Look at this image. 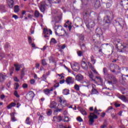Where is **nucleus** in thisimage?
<instances>
[{
  "label": "nucleus",
  "instance_id": "f257e3e1",
  "mask_svg": "<svg viewBox=\"0 0 128 128\" xmlns=\"http://www.w3.org/2000/svg\"><path fill=\"white\" fill-rule=\"evenodd\" d=\"M88 16H90V14L86 12L84 13L83 18L86 28H88V30H90L91 32H92V30H94V26H96V23H94V20L89 19Z\"/></svg>",
  "mask_w": 128,
  "mask_h": 128
},
{
  "label": "nucleus",
  "instance_id": "f03ea898",
  "mask_svg": "<svg viewBox=\"0 0 128 128\" xmlns=\"http://www.w3.org/2000/svg\"><path fill=\"white\" fill-rule=\"evenodd\" d=\"M61 0H48L46 2L42 1L39 4V8L42 12H44L46 6H51L52 4H60Z\"/></svg>",
  "mask_w": 128,
  "mask_h": 128
},
{
  "label": "nucleus",
  "instance_id": "7ed1b4c3",
  "mask_svg": "<svg viewBox=\"0 0 128 128\" xmlns=\"http://www.w3.org/2000/svg\"><path fill=\"white\" fill-rule=\"evenodd\" d=\"M114 19V14L110 12L108 16H106L104 18V30H108L110 26L112 23L111 20Z\"/></svg>",
  "mask_w": 128,
  "mask_h": 128
},
{
  "label": "nucleus",
  "instance_id": "20e7f679",
  "mask_svg": "<svg viewBox=\"0 0 128 128\" xmlns=\"http://www.w3.org/2000/svg\"><path fill=\"white\" fill-rule=\"evenodd\" d=\"M55 34L59 36H68L66 30L60 25L55 26Z\"/></svg>",
  "mask_w": 128,
  "mask_h": 128
},
{
  "label": "nucleus",
  "instance_id": "39448f33",
  "mask_svg": "<svg viewBox=\"0 0 128 128\" xmlns=\"http://www.w3.org/2000/svg\"><path fill=\"white\" fill-rule=\"evenodd\" d=\"M103 72L106 76L108 78V80H110V81H108V84H116L118 82V80L116 78L114 77V76L108 74V69L106 68H104L103 69Z\"/></svg>",
  "mask_w": 128,
  "mask_h": 128
},
{
  "label": "nucleus",
  "instance_id": "423d86ee",
  "mask_svg": "<svg viewBox=\"0 0 128 128\" xmlns=\"http://www.w3.org/2000/svg\"><path fill=\"white\" fill-rule=\"evenodd\" d=\"M96 114H100V112H98V110H94V112L90 113V115L88 116L89 118V124L91 126L94 124V119L98 118V116Z\"/></svg>",
  "mask_w": 128,
  "mask_h": 128
},
{
  "label": "nucleus",
  "instance_id": "0eeeda50",
  "mask_svg": "<svg viewBox=\"0 0 128 128\" xmlns=\"http://www.w3.org/2000/svg\"><path fill=\"white\" fill-rule=\"evenodd\" d=\"M114 42L116 44L117 48H120L122 50H124V48H128V43L124 42L122 44V41L120 39L115 40Z\"/></svg>",
  "mask_w": 128,
  "mask_h": 128
},
{
  "label": "nucleus",
  "instance_id": "6e6552de",
  "mask_svg": "<svg viewBox=\"0 0 128 128\" xmlns=\"http://www.w3.org/2000/svg\"><path fill=\"white\" fill-rule=\"evenodd\" d=\"M100 40V36H98V35H97L96 34H94L92 36V40L96 48H98V46H100V44L98 42V40Z\"/></svg>",
  "mask_w": 128,
  "mask_h": 128
},
{
  "label": "nucleus",
  "instance_id": "1a4fd4ad",
  "mask_svg": "<svg viewBox=\"0 0 128 128\" xmlns=\"http://www.w3.org/2000/svg\"><path fill=\"white\" fill-rule=\"evenodd\" d=\"M115 22L116 26H120L122 29L124 28V24H126L124 20L122 18H118L115 20Z\"/></svg>",
  "mask_w": 128,
  "mask_h": 128
},
{
  "label": "nucleus",
  "instance_id": "9d476101",
  "mask_svg": "<svg viewBox=\"0 0 128 128\" xmlns=\"http://www.w3.org/2000/svg\"><path fill=\"white\" fill-rule=\"evenodd\" d=\"M58 100L60 103L61 106L62 108H64L66 106V100L62 96H60L58 98Z\"/></svg>",
  "mask_w": 128,
  "mask_h": 128
},
{
  "label": "nucleus",
  "instance_id": "9b49d317",
  "mask_svg": "<svg viewBox=\"0 0 128 128\" xmlns=\"http://www.w3.org/2000/svg\"><path fill=\"white\" fill-rule=\"evenodd\" d=\"M66 82L67 84H72L74 82V78L72 76H68L66 78Z\"/></svg>",
  "mask_w": 128,
  "mask_h": 128
},
{
  "label": "nucleus",
  "instance_id": "f8f14e48",
  "mask_svg": "<svg viewBox=\"0 0 128 128\" xmlns=\"http://www.w3.org/2000/svg\"><path fill=\"white\" fill-rule=\"evenodd\" d=\"M26 98L28 100H32L34 98V92H30L26 95Z\"/></svg>",
  "mask_w": 128,
  "mask_h": 128
},
{
  "label": "nucleus",
  "instance_id": "ddd939ff",
  "mask_svg": "<svg viewBox=\"0 0 128 128\" xmlns=\"http://www.w3.org/2000/svg\"><path fill=\"white\" fill-rule=\"evenodd\" d=\"M126 78H128V75H124V74H122V80H120V84H124L126 80H128V79Z\"/></svg>",
  "mask_w": 128,
  "mask_h": 128
},
{
  "label": "nucleus",
  "instance_id": "4468645a",
  "mask_svg": "<svg viewBox=\"0 0 128 128\" xmlns=\"http://www.w3.org/2000/svg\"><path fill=\"white\" fill-rule=\"evenodd\" d=\"M81 66L83 68V70H87L88 67V64L84 61V59H82L81 62Z\"/></svg>",
  "mask_w": 128,
  "mask_h": 128
},
{
  "label": "nucleus",
  "instance_id": "2eb2a0df",
  "mask_svg": "<svg viewBox=\"0 0 128 128\" xmlns=\"http://www.w3.org/2000/svg\"><path fill=\"white\" fill-rule=\"evenodd\" d=\"M8 4L10 8H14V0H8Z\"/></svg>",
  "mask_w": 128,
  "mask_h": 128
},
{
  "label": "nucleus",
  "instance_id": "dca6fc26",
  "mask_svg": "<svg viewBox=\"0 0 128 128\" xmlns=\"http://www.w3.org/2000/svg\"><path fill=\"white\" fill-rule=\"evenodd\" d=\"M53 118L54 120H56V122H62V117L60 115L58 116H54L53 117Z\"/></svg>",
  "mask_w": 128,
  "mask_h": 128
},
{
  "label": "nucleus",
  "instance_id": "f3484780",
  "mask_svg": "<svg viewBox=\"0 0 128 128\" xmlns=\"http://www.w3.org/2000/svg\"><path fill=\"white\" fill-rule=\"evenodd\" d=\"M84 79V76H82L80 74H78L76 76V80H78V82H80V80H82Z\"/></svg>",
  "mask_w": 128,
  "mask_h": 128
},
{
  "label": "nucleus",
  "instance_id": "a211bd4d",
  "mask_svg": "<svg viewBox=\"0 0 128 128\" xmlns=\"http://www.w3.org/2000/svg\"><path fill=\"white\" fill-rule=\"evenodd\" d=\"M97 36H102V29L100 28H98L96 29V34Z\"/></svg>",
  "mask_w": 128,
  "mask_h": 128
},
{
  "label": "nucleus",
  "instance_id": "6ab92c4d",
  "mask_svg": "<svg viewBox=\"0 0 128 128\" xmlns=\"http://www.w3.org/2000/svg\"><path fill=\"white\" fill-rule=\"evenodd\" d=\"M98 90H96V85L93 84L92 85V94H98Z\"/></svg>",
  "mask_w": 128,
  "mask_h": 128
},
{
  "label": "nucleus",
  "instance_id": "aec40b11",
  "mask_svg": "<svg viewBox=\"0 0 128 128\" xmlns=\"http://www.w3.org/2000/svg\"><path fill=\"white\" fill-rule=\"evenodd\" d=\"M110 70H112V68L113 70H120V66H118L116 64H114L110 66Z\"/></svg>",
  "mask_w": 128,
  "mask_h": 128
},
{
  "label": "nucleus",
  "instance_id": "412c9836",
  "mask_svg": "<svg viewBox=\"0 0 128 128\" xmlns=\"http://www.w3.org/2000/svg\"><path fill=\"white\" fill-rule=\"evenodd\" d=\"M54 89L52 88L51 89L46 88L44 90V93L45 94H50V92H52Z\"/></svg>",
  "mask_w": 128,
  "mask_h": 128
},
{
  "label": "nucleus",
  "instance_id": "4be33fe9",
  "mask_svg": "<svg viewBox=\"0 0 128 128\" xmlns=\"http://www.w3.org/2000/svg\"><path fill=\"white\" fill-rule=\"evenodd\" d=\"M50 108H56V102L54 101L50 102Z\"/></svg>",
  "mask_w": 128,
  "mask_h": 128
},
{
  "label": "nucleus",
  "instance_id": "5701e85b",
  "mask_svg": "<svg viewBox=\"0 0 128 128\" xmlns=\"http://www.w3.org/2000/svg\"><path fill=\"white\" fill-rule=\"evenodd\" d=\"M44 34H52V30H48V29L44 28Z\"/></svg>",
  "mask_w": 128,
  "mask_h": 128
},
{
  "label": "nucleus",
  "instance_id": "b1692460",
  "mask_svg": "<svg viewBox=\"0 0 128 128\" xmlns=\"http://www.w3.org/2000/svg\"><path fill=\"white\" fill-rule=\"evenodd\" d=\"M6 76L0 73V82H2L4 80H6Z\"/></svg>",
  "mask_w": 128,
  "mask_h": 128
},
{
  "label": "nucleus",
  "instance_id": "393cba45",
  "mask_svg": "<svg viewBox=\"0 0 128 128\" xmlns=\"http://www.w3.org/2000/svg\"><path fill=\"white\" fill-rule=\"evenodd\" d=\"M25 122L26 124H32V120H30V117H28L26 118Z\"/></svg>",
  "mask_w": 128,
  "mask_h": 128
},
{
  "label": "nucleus",
  "instance_id": "a878e982",
  "mask_svg": "<svg viewBox=\"0 0 128 128\" xmlns=\"http://www.w3.org/2000/svg\"><path fill=\"white\" fill-rule=\"evenodd\" d=\"M118 98H120V100H122L123 102H126V98L124 95H120Z\"/></svg>",
  "mask_w": 128,
  "mask_h": 128
},
{
  "label": "nucleus",
  "instance_id": "bb28decb",
  "mask_svg": "<svg viewBox=\"0 0 128 128\" xmlns=\"http://www.w3.org/2000/svg\"><path fill=\"white\" fill-rule=\"evenodd\" d=\"M14 66L16 68V70L17 72H18V70H20V66H22V65H20L18 64H14Z\"/></svg>",
  "mask_w": 128,
  "mask_h": 128
},
{
  "label": "nucleus",
  "instance_id": "cd10ccee",
  "mask_svg": "<svg viewBox=\"0 0 128 128\" xmlns=\"http://www.w3.org/2000/svg\"><path fill=\"white\" fill-rule=\"evenodd\" d=\"M82 84H83L82 85V86L88 87L90 86V82L89 81L84 82H82Z\"/></svg>",
  "mask_w": 128,
  "mask_h": 128
},
{
  "label": "nucleus",
  "instance_id": "c85d7f7f",
  "mask_svg": "<svg viewBox=\"0 0 128 128\" xmlns=\"http://www.w3.org/2000/svg\"><path fill=\"white\" fill-rule=\"evenodd\" d=\"M108 126V122L105 120L102 125H101L100 128H106Z\"/></svg>",
  "mask_w": 128,
  "mask_h": 128
},
{
  "label": "nucleus",
  "instance_id": "c756f323",
  "mask_svg": "<svg viewBox=\"0 0 128 128\" xmlns=\"http://www.w3.org/2000/svg\"><path fill=\"white\" fill-rule=\"evenodd\" d=\"M62 94H64L65 96L70 94V90H66V89L64 90Z\"/></svg>",
  "mask_w": 128,
  "mask_h": 128
},
{
  "label": "nucleus",
  "instance_id": "7c9ffc66",
  "mask_svg": "<svg viewBox=\"0 0 128 128\" xmlns=\"http://www.w3.org/2000/svg\"><path fill=\"white\" fill-rule=\"evenodd\" d=\"M81 50L83 52L86 51V45L84 44L81 46Z\"/></svg>",
  "mask_w": 128,
  "mask_h": 128
},
{
  "label": "nucleus",
  "instance_id": "2f4dec72",
  "mask_svg": "<svg viewBox=\"0 0 128 128\" xmlns=\"http://www.w3.org/2000/svg\"><path fill=\"white\" fill-rule=\"evenodd\" d=\"M80 86H82V85H78V84H75L74 86V88L78 92L80 90Z\"/></svg>",
  "mask_w": 128,
  "mask_h": 128
},
{
  "label": "nucleus",
  "instance_id": "473e14b6",
  "mask_svg": "<svg viewBox=\"0 0 128 128\" xmlns=\"http://www.w3.org/2000/svg\"><path fill=\"white\" fill-rule=\"evenodd\" d=\"M56 42H58L56 41V39H54V38H52L50 42V44H56Z\"/></svg>",
  "mask_w": 128,
  "mask_h": 128
},
{
  "label": "nucleus",
  "instance_id": "72a5a7b5",
  "mask_svg": "<svg viewBox=\"0 0 128 128\" xmlns=\"http://www.w3.org/2000/svg\"><path fill=\"white\" fill-rule=\"evenodd\" d=\"M12 106H16V103L12 102L8 106V108L10 109L12 108Z\"/></svg>",
  "mask_w": 128,
  "mask_h": 128
},
{
  "label": "nucleus",
  "instance_id": "f704fd0d",
  "mask_svg": "<svg viewBox=\"0 0 128 128\" xmlns=\"http://www.w3.org/2000/svg\"><path fill=\"white\" fill-rule=\"evenodd\" d=\"M11 116V120L12 122H16V118H14V113H12L10 114Z\"/></svg>",
  "mask_w": 128,
  "mask_h": 128
},
{
  "label": "nucleus",
  "instance_id": "c9c22d12",
  "mask_svg": "<svg viewBox=\"0 0 128 128\" xmlns=\"http://www.w3.org/2000/svg\"><path fill=\"white\" fill-rule=\"evenodd\" d=\"M40 12H38V10H36L34 14V16H35V18H38V16H40Z\"/></svg>",
  "mask_w": 128,
  "mask_h": 128
},
{
  "label": "nucleus",
  "instance_id": "e433bc0d",
  "mask_svg": "<svg viewBox=\"0 0 128 128\" xmlns=\"http://www.w3.org/2000/svg\"><path fill=\"white\" fill-rule=\"evenodd\" d=\"M89 78L92 80H94L92 79L94 78V74H92V72H88Z\"/></svg>",
  "mask_w": 128,
  "mask_h": 128
},
{
  "label": "nucleus",
  "instance_id": "4c0bfd02",
  "mask_svg": "<svg viewBox=\"0 0 128 128\" xmlns=\"http://www.w3.org/2000/svg\"><path fill=\"white\" fill-rule=\"evenodd\" d=\"M80 112L83 116H86L88 114V113H86V110H84V109L81 110Z\"/></svg>",
  "mask_w": 128,
  "mask_h": 128
},
{
  "label": "nucleus",
  "instance_id": "58836bf2",
  "mask_svg": "<svg viewBox=\"0 0 128 128\" xmlns=\"http://www.w3.org/2000/svg\"><path fill=\"white\" fill-rule=\"evenodd\" d=\"M18 10H20V9L18 8V6H15L14 8V12H18Z\"/></svg>",
  "mask_w": 128,
  "mask_h": 128
},
{
  "label": "nucleus",
  "instance_id": "ea45409f",
  "mask_svg": "<svg viewBox=\"0 0 128 128\" xmlns=\"http://www.w3.org/2000/svg\"><path fill=\"white\" fill-rule=\"evenodd\" d=\"M91 62L93 64H96V60L94 58V56H92L90 57Z\"/></svg>",
  "mask_w": 128,
  "mask_h": 128
},
{
  "label": "nucleus",
  "instance_id": "a19ab883",
  "mask_svg": "<svg viewBox=\"0 0 128 128\" xmlns=\"http://www.w3.org/2000/svg\"><path fill=\"white\" fill-rule=\"evenodd\" d=\"M79 40H84V35L81 34L79 36Z\"/></svg>",
  "mask_w": 128,
  "mask_h": 128
},
{
  "label": "nucleus",
  "instance_id": "79ce46f5",
  "mask_svg": "<svg viewBox=\"0 0 128 128\" xmlns=\"http://www.w3.org/2000/svg\"><path fill=\"white\" fill-rule=\"evenodd\" d=\"M88 66L89 68H90V70H94V66H92V64H90V62H88Z\"/></svg>",
  "mask_w": 128,
  "mask_h": 128
},
{
  "label": "nucleus",
  "instance_id": "37998d69",
  "mask_svg": "<svg viewBox=\"0 0 128 128\" xmlns=\"http://www.w3.org/2000/svg\"><path fill=\"white\" fill-rule=\"evenodd\" d=\"M103 4H108V2H112V0H102Z\"/></svg>",
  "mask_w": 128,
  "mask_h": 128
},
{
  "label": "nucleus",
  "instance_id": "c03bdc74",
  "mask_svg": "<svg viewBox=\"0 0 128 128\" xmlns=\"http://www.w3.org/2000/svg\"><path fill=\"white\" fill-rule=\"evenodd\" d=\"M106 8H110V6H112V2H109L108 3H106Z\"/></svg>",
  "mask_w": 128,
  "mask_h": 128
},
{
  "label": "nucleus",
  "instance_id": "a18cd8bd",
  "mask_svg": "<svg viewBox=\"0 0 128 128\" xmlns=\"http://www.w3.org/2000/svg\"><path fill=\"white\" fill-rule=\"evenodd\" d=\"M46 78H48V74H44L42 76V80H44V82H46Z\"/></svg>",
  "mask_w": 128,
  "mask_h": 128
},
{
  "label": "nucleus",
  "instance_id": "49530a36",
  "mask_svg": "<svg viewBox=\"0 0 128 128\" xmlns=\"http://www.w3.org/2000/svg\"><path fill=\"white\" fill-rule=\"evenodd\" d=\"M28 42L29 43V44H32V37L28 36Z\"/></svg>",
  "mask_w": 128,
  "mask_h": 128
},
{
  "label": "nucleus",
  "instance_id": "de8ad7c7",
  "mask_svg": "<svg viewBox=\"0 0 128 128\" xmlns=\"http://www.w3.org/2000/svg\"><path fill=\"white\" fill-rule=\"evenodd\" d=\"M84 52H82H82L80 50L77 52V54H78V56H82V54H84Z\"/></svg>",
  "mask_w": 128,
  "mask_h": 128
},
{
  "label": "nucleus",
  "instance_id": "09e8293b",
  "mask_svg": "<svg viewBox=\"0 0 128 128\" xmlns=\"http://www.w3.org/2000/svg\"><path fill=\"white\" fill-rule=\"evenodd\" d=\"M111 116L112 118H114L115 120L118 119V116H116V114H111Z\"/></svg>",
  "mask_w": 128,
  "mask_h": 128
},
{
  "label": "nucleus",
  "instance_id": "8fccbe9b",
  "mask_svg": "<svg viewBox=\"0 0 128 128\" xmlns=\"http://www.w3.org/2000/svg\"><path fill=\"white\" fill-rule=\"evenodd\" d=\"M71 66L72 68H74H74H76V66H78V63H75L72 65Z\"/></svg>",
  "mask_w": 128,
  "mask_h": 128
},
{
  "label": "nucleus",
  "instance_id": "3c124183",
  "mask_svg": "<svg viewBox=\"0 0 128 128\" xmlns=\"http://www.w3.org/2000/svg\"><path fill=\"white\" fill-rule=\"evenodd\" d=\"M14 86L15 90H18L20 87V84L18 82L15 83Z\"/></svg>",
  "mask_w": 128,
  "mask_h": 128
},
{
  "label": "nucleus",
  "instance_id": "603ef678",
  "mask_svg": "<svg viewBox=\"0 0 128 128\" xmlns=\"http://www.w3.org/2000/svg\"><path fill=\"white\" fill-rule=\"evenodd\" d=\"M52 110L48 109L47 111V114L48 116H50L52 114Z\"/></svg>",
  "mask_w": 128,
  "mask_h": 128
},
{
  "label": "nucleus",
  "instance_id": "864d4df0",
  "mask_svg": "<svg viewBox=\"0 0 128 128\" xmlns=\"http://www.w3.org/2000/svg\"><path fill=\"white\" fill-rule=\"evenodd\" d=\"M77 120L79 122H84V120H82L80 116H78L77 118Z\"/></svg>",
  "mask_w": 128,
  "mask_h": 128
},
{
  "label": "nucleus",
  "instance_id": "5fc2aeb1",
  "mask_svg": "<svg viewBox=\"0 0 128 128\" xmlns=\"http://www.w3.org/2000/svg\"><path fill=\"white\" fill-rule=\"evenodd\" d=\"M10 46V44L8 42H6L4 45L5 48H8Z\"/></svg>",
  "mask_w": 128,
  "mask_h": 128
},
{
  "label": "nucleus",
  "instance_id": "6e6d98bb",
  "mask_svg": "<svg viewBox=\"0 0 128 128\" xmlns=\"http://www.w3.org/2000/svg\"><path fill=\"white\" fill-rule=\"evenodd\" d=\"M64 122H70V118L68 116H64Z\"/></svg>",
  "mask_w": 128,
  "mask_h": 128
},
{
  "label": "nucleus",
  "instance_id": "4d7b16f0",
  "mask_svg": "<svg viewBox=\"0 0 128 128\" xmlns=\"http://www.w3.org/2000/svg\"><path fill=\"white\" fill-rule=\"evenodd\" d=\"M96 78L100 82H102V78L100 76H96Z\"/></svg>",
  "mask_w": 128,
  "mask_h": 128
},
{
  "label": "nucleus",
  "instance_id": "13d9d810",
  "mask_svg": "<svg viewBox=\"0 0 128 128\" xmlns=\"http://www.w3.org/2000/svg\"><path fill=\"white\" fill-rule=\"evenodd\" d=\"M14 68H12L10 70V76H12V74L14 73Z\"/></svg>",
  "mask_w": 128,
  "mask_h": 128
},
{
  "label": "nucleus",
  "instance_id": "bf43d9fd",
  "mask_svg": "<svg viewBox=\"0 0 128 128\" xmlns=\"http://www.w3.org/2000/svg\"><path fill=\"white\" fill-rule=\"evenodd\" d=\"M14 95L16 98H20V95L18 94V91H15L14 92Z\"/></svg>",
  "mask_w": 128,
  "mask_h": 128
},
{
  "label": "nucleus",
  "instance_id": "052dcab7",
  "mask_svg": "<svg viewBox=\"0 0 128 128\" xmlns=\"http://www.w3.org/2000/svg\"><path fill=\"white\" fill-rule=\"evenodd\" d=\"M42 66H46L47 64L45 60H42Z\"/></svg>",
  "mask_w": 128,
  "mask_h": 128
},
{
  "label": "nucleus",
  "instance_id": "680f3d73",
  "mask_svg": "<svg viewBox=\"0 0 128 128\" xmlns=\"http://www.w3.org/2000/svg\"><path fill=\"white\" fill-rule=\"evenodd\" d=\"M30 32L32 34L34 32V28L33 26H32V28L30 29Z\"/></svg>",
  "mask_w": 128,
  "mask_h": 128
},
{
  "label": "nucleus",
  "instance_id": "e2e57ef3",
  "mask_svg": "<svg viewBox=\"0 0 128 128\" xmlns=\"http://www.w3.org/2000/svg\"><path fill=\"white\" fill-rule=\"evenodd\" d=\"M110 110H112V106H110L106 110V112H108Z\"/></svg>",
  "mask_w": 128,
  "mask_h": 128
},
{
  "label": "nucleus",
  "instance_id": "0e129e2a",
  "mask_svg": "<svg viewBox=\"0 0 128 128\" xmlns=\"http://www.w3.org/2000/svg\"><path fill=\"white\" fill-rule=\"evenodd\" d=\"M44 117L42 115H40L39 117V120H44Z\"/></svg>",
  "mask_w": 128,
  "mask_h": 128
},
{
  "label": "nucleus",
  "instance_id": "69168bd1",
  "mask_svg": "<svg viewBox=\"0 0 128 128\" xmlns=\"http://www.w3.org/2000/svg\"><path fill=\"white\" fill-rule=\"evenodd\" d=\"M23 88H28V84H24L22 86Z\"/></svg>",
  "mask_w": 128,
  "mask_h": 128
},
{
  "label": "nucleus",
  "instance_id": "338daca9",
  "mask_svg": "<svg viewBox=\"0 0 128 128\" xmlns=\"http://www.w3.org/2000/svg\"><path fill=\"white\" fill-rule=\"evenodd\" d=\"M94 6L96 8H99L100 7V3L97 2V3L95 4Z\"/></svg>",
  "mask_w": 128,
  "mask_h": 128
},
{
  "label": "nucleus",
  "instance_id": "774afa93",
  "mask_svg": "<svg viewBox=\"0 0 128 128\" xmlns=\"http://www.w3.org/2000/svg\"><path fill=\"white\" fill-rule=\"evenodd\" d=\"M57 128H64V126L61 124V125H58Z\"/></svg>",
  "mask_w": 128,
  "mask_h": 128
}]
</instances>
